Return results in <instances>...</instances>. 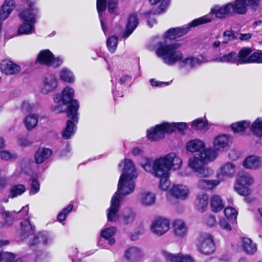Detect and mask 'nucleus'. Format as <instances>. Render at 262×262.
<instances>
[{
  "label": "nucleus",
  "instance_id": "9",
  "mask_svg": "<svg viewBox=\"0 0 262 262\" xmlns=\"http://www.w3.org/2000/svg\"><path fill=\"white\" fill-rule=\"evenodd\" d=\"M253 182V178L250 174L244 172H239L236 180V183L234 185L235 190L240 195L247 196L251 191L248 185Z\"/></svg>",
  "mask_w": 262,
  "mask_h": 262
},
{
  "label": "nucleus",
  "instance_id": "55",
  "mask_svg": "<svg viewBox=\"0 0 262 262\" xmlns=\"http://www.w3.org/2000/svg\"><path fill=\"white\" fill-rule=\"evenodd\" d=\"M150 3L152 5H155L158 2H161L160 5L157 9L158 13H163L166 9L168 4L169 0H149Z\"/></svg>",
  "mask_w": 262,
  "mask_h": 262
},
{
  "label": "nucleus",
  "instance_id": "10",
  "mask_svg": "<svg viewBox=\"0 0 262 262\" xmlns=\"http://www.w3.org/2000/svg\"><path fill=\"white\" fill-rule=\"evenodd\" d=\"M198 250L204 255H209L214 251V243L212 236L208 233L200 235L196 244Z\"/></svg>",
  "mask_w": 262,
  "mask_h": 262
},
{
  "label": "nucleus",
  "instance_id": "18",
  "mask_svg": "<svg viewBox=\"0 0 262 262\" xmlns=\"http://www.w3.org/2000/svg\"><path fill=\"white\" fill-rule=\"evenodd\" d=\"M208 61L207 58L204 56H201L200 57H183V59L180 61V65L181 68H187L191 69L197 66L207 62Z\"/></svg>",
  "mask_w": 262,
  "mask_h": 262
},
{
  "label": "nucleus",
  "instance_id": "7",
  "mask_svg": "<svg viewBox=\"0 0 262 262\" xmlns=\"http://www.w3.org/2000/svg\"><path fill=\"white\" fill-rule=\"evenodd\" d=\"M212 17L209 15L195 19L187 25L181 28L169 29L165 33V37L170 40L175 39L185 35L191 27H195L200 25L210 23L212 21Z\"/></svg>",
  "mask_w": 262,
  "mask_h": 262
},
{
  "label": "nucleus",
  "instance_id": "35",
  "mask_svg": "<svg viewBox=\"0 0 262 262\" xmlns=\"http://www.w3.org/2000/svg\"><path fill=\"white\" fill-rule=\"evenodd\" d=\"M52 153V150L49 148H39L35 154L36 162L38 164L43 163L51 156Z\"/></svg>",
  "mask_w": 262,
  "mask_h": 262
},
{
  "label": "nucleus",
  "instance_id": "11",
  "mask_svg": "<svg viewBox=\"0 0 262 262\" xmlns=\"http://www.w3.org/2000/svg\"><path fill=\"white\" fill-rule=\"evenodd\" d=\"M36 62L49 67L57 68L61 66L63 60L60 57H55L53 54L48 49L41 50L38 54Z\"/></svg>",
  "mask_w": 262,
  "mask_h": 262
},
{
  "label": "nucleus",
  "instance_id": "30",
  "mask_svg": "<svg viewBox=\"0 0 262 262\" xmlns=\"http://www.w3.org/2000/svg\"><path fill=\"white\" fill-rule=\"evenodd\" d=\"M205 147V143L199 139L191 140L186 144V149L190 152H199L203 149Z\"/></svg>",
  "mask_w": 262,
  "mask_h": 262
},
{
  "label": "nucleus",
  "instance_id": "49",
  "mask_svg": "<svg viewBox=\"0 0 262 262\" xmlns=\"http://www.w3.org/2000/svg\"><path fill=\"white\" fill-rule=\"evenodd\" d=\"M118 166L119 168L123 167L122 171H125V173L127 172V170H133L134 168H136L133 162L129 159H125L122 161L118 165Z\"/></svg>",
  "mask_w": 262,
  "mask_h": 262
},
{
  "label": "nucleus",
  "instance_id": "64",
  "mask_svg": "<svg viewBox=\"0 0 262 262\" xmlns=\"http://www.w3.org/2000/svg\"><path fill=\"white\" fill-rule=\"evenodd\" d=\"M180 262H195L193 258L189 254H181Z\"/></svg>",
  "mask_w": 262,
  "mask_h": 262
},
{
  "label": "nucleus",
  "instance_id": "62",
  "mask_svg": "<svg viewBox=\"0 0 262 262\" xmlns=\"http://www.w3.org/2000/svg\"><path fill=\"white\" fill-rule=\"evenodd\" d=\"M17 143L22 146H27L31 144V142L25 137H18L17 139Z\"/></svg>",
  "mask_w": 262,
  "mask_h": 262
},
{
  "label": "nucleus",
  "instance_id": "45",
  "mask_svg": "<svg viewBox=\"0 0 262 262\" xmlns=\"http://www.w3.org/2000/svg\"><path fill=\"white\" fill-rule=\"evenodd\" d=\"M31 189L29 194L31 195H34L38 193L40 190V184L38 181V176L36 175L32 176L30 179Z\"/></svg>",
  "mask_w": 262,
  "mask_h": 262
},
{
  "label": "nucleus",
  "instance_id": "44",
  "mask_svg": "<svg viewBox=\"0 0 262 262\" xmlns=\"http://www.w3.org/2000/svg\"><path fill=\"white\" fill-rule=\"evenodd\" d=\"M250 122L244 120L233 123L231 125V128L234 133H239L244 131L250 125Z\"/></svg>",
  "mask_w": 262,
  "mask_h": 262
},
{
  "label": "nucleus",
  "instance_id": "24",
  "mask_svg": "<svg viewBox=\"0 0 262 262\" xmlns=\"http://www.w3.org/2000/svg\"><path fill=\"white\" fill-rule=\"evenodd\" d=\"M252 50L250 48H243L237 53V65L250 63Z\"/></svg>",
  "mask_w": 262,
  "mask_h": 262
},
{
  "label": "nucleus",
  "instance_id": "3",
  "mask_svg": "<svg viewBox=\"0 0 262 262\" xmlns=\"http://www.w3.org/2000/svg\"><path fill=\"white\" fill-rule=\"evenodd\" d=\"M28 8L19 13L20 18L24 23L19 26L17 35H28L35 32L34 24L38 13V10L35 8V0H24Z\"/></svg>",
  "mask_w": 262,
  "mask_h": 262
},
{
  "label": "nucleus",
  "instance_id": "54",
  "mask_svg": "<svg viewBox=\"0 0 262 262\" xmlns=\"http://www.w3.org/2000/svg\"><path fill=\"white\" fill-rule=\"evenodd\" d=\"M135 220V213L131 210H128L124 213L123 216V222L125 224H132Z\"/></svg>",
  "mask_w": 262,
  "mask_h": 262
},
{
  "label": "nucleus",
  "instance_id": "38",
  "mask_svg": "<svg viewBox=\"0 0 262 262\" xmlns=\"http://www.w3.org/2000/svg\"><path fill=\"white\" fill-rule=\"evenodd\" d=\"M77 122L78 121H74L72 118L71 120H68L67 121L66 126L62 132V137L64 139H70L75 134L76 126L74 122Z\"/></svg>",
  "mask_w": 262,
  "mask_h": 262
},
{
  "label": "nucleus",
  "instance_id": "4",
  "mask_svg": "<svg viewBox=\"0 0 262 262\" xmlns=\"http://www.w3.org/2000/svg\"><path fill=\"white\" fill-rule=\"evenodd\" d=\"M74 91L71 87L67 86L61 94H56L54 98V101L58 105H66L69 103L67 109V116L74 121H77V111L79 109V103L76 100L73 99Z\"/></svg>",
  "mask_w": 262,
  "mask_h": 262
},
{
  "label": "nucleus",
  "instance_id": "36",
  "mask_svg": "<svg viewBox=\"0 0 262 262\" xmlns=\"http://www.w3.org/2000/svg\"><path fill=\"white\" fill-rule=\"evenodd\" d=\"M210 206L212 211L217 212L223 209L225 205L221 196L214 194L210 199Z\"/></svg>",
  "mask_w": 262,
  "mask_h": 262
},
{
  "label": "nucleus",
  "instance_id": "42",
  "mask_svg": "<svg viewBox=\"0 0 262 262\" xmlns=\"http://www.w3.org/2000/svg\"><path fill=\"white\" fill-rule=\"evenodd\" d=\"M106 6V0H97V9L98 11V13L99 14V19L101 23V25L102 29L105 33L106 34V28L104 25V22L103 21L102 18V12H103L105 9Z\"/></svg>",
  "mask_w": 262,
  "mask_h": 262
},
{
  "label": "nucleus",
  "instance_id": "41",
  "mask_svg": "<svg viewBox=\"0 0 262 262\" xmlns=\"http://www.w3.org/2000/svg\"><path fill=\"white\" fill-rule=\"evenodd\" d=\"M26 191V186L21 184H14L11 186L9 191V196L14 198L23 194Z\"/></svg>",
  "mask_w": 262,
  "mask_h": 262
},
{
  "label": "nucleus",
  "instance_id": "47",
  "mask_svg": "<svg viewBox=\"0 0 262 262\" xmlns=\"http://www.w3.org/2000/svg\"><path fill=\"white\" fill-rule=\"evenodd\" d=\"M170 174L162 177H158L160 179L159 187V188L162 191H166L170 185V181L169 180V177Z\"/></svg>",
  "mask_w": 262,
  "mask_h": 262
},
{
  "label": "nucleus",
  "instance_id": "57",
  "mask_svg": "<svg viewBox=\"0 0 262 262\" xmlns=\"http://www.w3.org/2000/svg\"><path fill=\"white\" fill-rule=\"evenodd\" d=\"M127 173H125V171H122L120 177L127 178L128 179L134 181L138 177L139 173L136 168H134L133 170H127Z\"/></svg>",
  "mask_w": 262,
  "mask_h": 262
},
{
  "label": "nucleus",
  "instance_id": "63",
  "mask_svg": "<svg viewBox=\"0 0 262 262\" xmlns=\"http://www.w3.org/2000/svg\"><path fill=\"white\" fill-rule=\"evenodd\" d=\"M117 0H108V6L109 12L113 13L115 12V9L117 8Z\"/></svg>",
  "mask_w": 262,
  "mask_h": 262
},
{
  "label": "nucleus",
  "instance_id": "1",
  "mask_svg": "<svg viewBox=\"0 0 262 262\" xmlns=\"http://www.w3.org/2000/svg\"><path fill=\"white\" fill-rule=\"evenodd\" d=\"M139 163L146 171L158 177L170 174L171 169H179L182 166V161L174 152H170L155 159L152 162L151 159L142 157Z\"/></svg>",
  "mask_w": 262,
  "mask_h": 262
},
{
  "label": "nucleus",
  "instance_id": "33",
  "mask_svg": "<svg viewBox=\"0 0 262 262\" xmlns=\"http://www.w3.org/2000/svg\"><path fill=\"white\" fill-rule=\"evenodd\" d=\"M41 108V106L38 102H32L29 99H24L22 101L20 105L21 110L27 112L32 111L37 112L40 110Z\"/></svg>",
  "mask_w": 262,
  "mask_h": 262
},
{
  "label": "nucleus",
  "instance_id": "5",
  "mask_svg": "<svg viewBox=\"0 0 262 262\" xmlns=\"http://www.w3.org/2000/svg\"><path fill=\"white\" fill-rule=\"evenodd\" d=\"M178 44L163 45L161 43L156 49L155 53L157 56L161 58L163 62L167 66H172L184 57L183 53L178 50Z\"/></svg>",
  "mask_w": 262,
  "mask_h": 262
},
{
  "label": "nucleus",
  "instance_id": "43",
  "mask_svg": "<svg viewBox=\"0 0 262 262\" xmlns=\"http://www.w3.org/2000/svg\"><path fill=\"white\" fill-rule=\"evenodd\" d=\"M59 76L62 81L68 83H73L75 81V76L73 72L67 68H63L60 72Z\"/></svg>",
  "mask_w": 262,
  "mask_h": 262
},
{
  "label": "nucleus",
  "instance_id": "61",
  "mask_svg": "<svg viewBox=\"0 0 262 262\" xmlns=\"http://www.w3.org/2000/svg\"><path fill=\"white\" fill-rule=\"evenodd\" d=\"M205 223L209 226L212 227L215 225L216 219L214 216L209 215L206 216L204 219Z\"/></svg>",
  "mask_w": 262,
  "mask_h": 262
},
{
  "label": "nucleus",
  "instance_id": "12",
  "mask_svg": "<svg viewBox=\"0 0 262 262\" xmlns=\"http://www.w3.org/2000/svg\"><path fill=\"white\" fill-rule=\"evenodd\" d=\"M170 228L169 220L162 217H158L152 222L150 229L151 232L158 236L166 233Z\"/></svg>",
  "mask_w": 262,
  "mask_h": 262
},
{
  "label": "nucleus",
  "instance_id": "40",
  "mask_svg": "<svg viewBox=\"0 0 262 262\" xmlns=\"http://www.w3.org/2000/svg\"><path fill=\"white\" fill-rule=\"evenodd\" d=\"M161 254L166 262H180L181 253H172L165 249L161 251Z\"/></svg>",
  "mask_w": 262,
  "mask_h": 262
},
{
  "label": "nucleus",
  "instance_id": "25",
  "mask_svg": "<svg viewBox=\"0 0 262 262\" xmlns=\"http://www.w3.org/2000/svg\"><path fill=\"white\" fill-rule=\"evenodd\" d=\"M194 204L199 211L201 212H205L208 205V195L204 192L198 193L196 196Z\"/></svg>",
  "mask_w": 262,
  "mask_h": 262
},
{
  "label": "nucleus",
  "instance_id": "53",
  "mask_svg": "<svg viewBox=\"0 0 262 262\" xmlns=\"http://www.w3.org/2000/svg\"><path fill=\"white\" fill-rule=\"evenodd\" d=\"M229 221L228 219H226L224 217L220 219L218 222L219 227L226 232H229L231 231L232 228Z\"/></svg>",
  "mask_w": 262,
  "mask_h": 262
},
{
  "label": "nucleus",
  "instance_id": "22",
  "mask_svg": "<svg viewBox=\"0 0 262 262\" xmlns=\"http://www.w3.org/2000/svg\"><path fill=\"white\" fill-rule=\"evenodd\" d=\"M237 53L235 51L224 54L220 53L215 55L212 61L220 63H234L237 65Z\"/></svg>",
  "mask_w": 262,
  "mask_h": 262
},
{
  "label": "nucleus",
  "instance_id": "51",
  "mask_svg": "<svg viewBox=\"0 0 262 262\" xmlns=\"http://www.w3.org/2000/svg\"><path fill=\"white\" fill-rule=\"evenodd\" d=\"M106 44L110 52L114 53L118 45V38L115 36H111L107 40Z\"/></svg>",
  "mask_w": 262,
  "mask_h": 262
},
{
  "label": "nucleus",
  "instance_id": "27",
  "mask_svg": "<svg viewBox=\"0 0 262 262\" xmlns=\"http://www.w3.org/2000/svg\"><path fill=\"white\" fill-rule=\"evenodd\" d=\"M261 164V161L260 158L254 155L248 156L243 163L245 168L252 170L259 168Z\"/></svg>",
  "mask_w": 262,
  "mask_h": 262
},
{
  "label": "nucleus",
  "instance_id": "31",
  "mask_svg": "<svg viewBox=\"0 0 262 262\" xmlns=\"http://www.w3.org/2000/svg\"><path fill=\"white\" fill-rule=\"evenodd\" d=\"M138 19L135 14L131 15L128 18L126 29L122 34L123 38H127L136 29L138 25Z\"/></svg>",
  "mask_w": 262,
  "mask_h": 262
},
{
  "label": "nucleus",
  "instance_id": "26",
  "mask_svg": "<svg viewBox=\"0 0 262 262\" xmlns=\"http://www.w3.org/2000/svg\"><path fill=\"white\" fill-rule=\"evenodd\" d=\"M241 246L244 251L249 255L254 254L257 250V245L248 237L241 238Z\"/></svg>",
  "mask_w": 262,
  "mask_h": 262
},
{
  "label": "nucleus",
  "instance_id": "2",
  "mask_svg": "<svg viewBox=\"0 0 262 262\" xmlns=\"http://www.w3.org/2000/svg\"><path fill=\"white\" fill-rule=\"evenodd\" d=\"M135 189V181L127 178L120 177L117 192L113 195L111 206L107 209V220L115 222L119 219L118 212L123 200V196L132 192Z\"/></svg>",
  "mask_w": 262,
  "mask_h": 262
},
{
  "label": "nucleus",
  "instance_id": "39",
  "mask_svg": "<svg viewBox=\"0 0 262 262\" xmlns=\"http://www.w3.org/2000/svg\"><path fill=\"white\" fill-rule=\"evenodd\" d=\"M38 122V117L37 115L30 114L26 116L24 120L23 123L26 129L30 130L35 128Z\"/></svg>",
  "mask_w": 262,
  "mask_h": 262
},
{
  "label": "nucleus",
  "instance_id": "29",
  "mask_svg": "<svg viewBox=\"0 0 262 262\" xmlns=\"http://www.w3.org/2000/svg\"><path fill=\"white\" fill-rule=\"evenodd\" d=\"M200 158L204 162L205 164L214 161L217 156V153L216 150L211 148H204L199 154Z\"/></svg>",
  "mask_w": 262,
  "mask_h": 262
},
{
  "label": "nucleus",
  "instance_id": "37",
  "mask_svg": "<svg viewBox=\"0 0 262 262\" xmlns=\"http://www.w3.org/2000/svg\"><path fill=\"white\" fill-rule=\"evenodd\" d=\"M220 181L217 180H200L197 183V187L201 189L211 190L217 186Z\"/></svg>",
  "mask_w": 262,
  "mask_h": 262
},
{
  "label": "nucleus",
  "instance_id": "58",
  "mask_svg": "<svg viewBox=\"0 0 262 262\" xmlns=\"http://www.w3.org/2000/svg\"><path fill=\"white\" fill-rule=\"evenodd\" d=\"M17 158L16 154L14 152L8 150H2L0 151V158L3 160L8 161L15 159Z\"/></svg>",
  "mask_w": 262,
  "mask_h": 262
},
{
  "label": "nucleus",
  "instance_id": "20",
  "mask_svg": "<svg viewBox=\"0 0 262 262\" xmlns=\"http://www.w3.org/2000/svg\"><path fill=\"white\" fill-rule=\"evenodd\" d=\"M34 232L33 227L30 222L25 220L21 223L20 229L17 231L16 233L20 239L23 241L33 235Z\"/></svg>",
  "mask_w": 262,
  "mask_h": 262
},
{
  "label": "nucleus",
  "instance_id": "48",
  "mask_svg": "<svg viewBox=\"0 0 262 262\" xmlns=\"http://www.w3.org/2000/svg\"><path fill=\"white\" fill-rule=\"evenodd\" d=\"M252 132L258 136H262V117L258 118L253 123Z\"/></svg>",
  "mask_w": 262,
  "mask_h": 262
},
{
  "label": "nucleus",
  "instance_id": "46",
  "mask_svg": "<svg viewBox=\"0 0 262 262\" xmlns=\"http://www.w3.org/2000/svg\"><path fill=\"white\" fill-rule=\"evenodd\" d=\"M224 213L227 219L230 221L235 222L237 219L238 212L233 207L228 206L224 209Z\"/></svg>",
  "mask_w": 262,
  "mask_h": 262
},
{
  "label": "nucleus",
  "instance_id": "52",
  "mask_svg": "<svg viewBox=\"0 0 262 262\" xmlns=\"http://www.w3.org/2000/svg\"><path fill=\"white\" fill-rule=\"evenodd\" d=\"M116 232V228L114 227H110L102 230L101 232V236L106 239H109L115 235Z\"/></svg>",
  "mask_w": 262,
  "mask_h": 262
},
{
  "label": "nucleus",
  "instance_id": "56",
  "mask_svg": "<svg viewBox=\"0 0 262 262\" xmlns=\"http://www.w3.org/2000/svg\"><path fill=\"white\" fill-rule=\"evenodd\" d=\"M73 208V205L70 204L67 207L64 208L57 215V219L59 222H62L66 219L67 214L72 211Z\"/></svg>",
  "mask_w": 262,
  "mask_h": 262
},
{
  "label": "nucleus",
  "instance_id": "19",
  "mask_svg": "<svg viewBox=\"0 0 262 262\" xmlns=\"http://www.w3.org/2000/svg\"><path fill=\"white\" fill-rule=\"evenodd\" d=\"M235 171L236 166L234 164L231 162H226L220 167L218 172V177L222 180L231 178L235 174Z\"/></svg>",
  "mask_w": 262,
  "mask_h": 262
},
{
  "label": "nucleus",
  "instance_id": "23",
  "mask_svg": "<svg viewBox=\"0 0 262 262\" xmlns=\"http://www.w3.org/2000/svg\"><path fill=\"white\" fill-rule=\"evenodd\" d=\"M139 200L142 205L146 207L151 206L156 203V194L150 191H143L139 194Z\"/></svg>",
  "mask_w": 262,
  "mask_h": 262
},
{
  "label": "nucleus",
  "instance_id": "28",
  "mask_svg": "<svg viewBox=\"0 0 262 262\" xmlns=\"http://www.w3.org/2000/svg\"><path fill=\"white\" fill-rule=\"evenodd\" d=\"M142 256L141 250L135 247L127 249L124 254L125 259L130 262H135L138 260Z\"/></svg>",
  "mask_w": 262,
  "mask_h": 262
},
{
  "label": "nucleus",
  "instance_id": "16",
  "mask_svg": "<svg viewBox=\"0 0 262 262\" xmlns=\"http://www.w3.org/2000/svg\"><path fill=\"white\" fill-rule=\"evenodd\" d=\"M52 242V238L46 233H39L33 236L28 242L31 248L35 247H42L45 246Z\"/></svg>",
  "mask_w": 262,
  "mask_h": 262
},
{
  "label": "nucleus",
  "instance_id": "21",
  "mask_svg": "<svg viewBox=\"0 0 262 262\" xmlns=\"http://www.w3.org/2000/svg\"><path fill=\"white\" fill-rule=\"evenodd\" d=\"M231 142L229 136L223 134L216 136L213 142L214 149L216 151H223L228 148Z\"/></svg>",
  "mask_w": 262,
  "mask_h": 262
},
{
  "label": "nucleus",
  "instance_id": "6",
  "mask_svg": "<svg viewBox=\"0 0 262 262\" xmlns=\"http://www.w3.org/2000/svg\"><path fill=\"white\" fill-rule=\"evenodd\" d=\"M187 127V124L183 122L171 123L164 122L148 129L147 138L152 141H158L163 139L166 134L171 133L176 130L183 133Z\"/></svg>",
  "mask_w": 262,
  "mask_h": 262
},
{
  "label": "nucleus",
  "instance_id": "15",
  "mask_svg": "<svg viewBox=\"0 0 262 262\" xmlns=\"http://www.w3.org/2000/svg\"><path fill=\"white\" fill-rule=\"evenodd\" d=\"M211 12L218 18H225L233 16V9L232 3H228L223 6H215L211 10Z\"/></svg>",
  "mask_w": 262,
  "mask_h": 262
},
{
  "label": "nucleus",
  "instance_id": "34",
  "mask_svg": "<svg viewBox=\"0 0 262 262\" xmlns=\"http://www.w3.org/2000/svg\"><path fill=\"white\" fill-rule=\"evenodd\" d=\"M223 40L222 42L219 40H215L212 43V47L214 49L219 48L221 43L227 44L230 41L234 40L237 39V36H236L231 30L225 31L223 33Z\"/></svg>",
  "mask_w": 262,
  "mask_h": 262
},
{
  "label": "nucleus",
  "instance_id": "59",
  "mask_svg": "<svg viewBox=\"0 0 262 262\" xmlns=\"http://www.w3.org/2000/svg\"><path fill=\"white\" fill-rule=\"evenodd\" d=\"M14 258L13 253L7 252H0V262H12Z\"/></svg>",
  "mask_w": 262,
  "mask_h": 262
},
{
  "label": "nucleus",
  "instance_id": "8",
  "mask_svg": "<svg viewBox=\"0 0 262 262\" xmlns=\"http://www.w3.org/2000/svg\"><path fill=\"white\" fill-rule=\"evenodd\" d=\"M188 166L200 177H208L213 173L212 170L205 166V163L199 155L189 158Z\"/></svg>",
  "mask_w": 262,
  "mask_h": 262
},
{
  "label": "nucleus",
  "instance_id": "13",
  "mask_svg": "<svg viewBox=\"0 0 262 262\" xmlns=\"http://www.w3.org/2000/svg\"><path fill=\"white\" fill-rule=\"evenodd\" d=\"M58 80L52 74H47L42 78L40 85V92L43 94H48L57 88Z\"/></svg>",
  "mask_w": 262,
  "mask_h": 262
},
{
  "label": "nucleus",
  "instance_id": "60",
  "mask_svg": "<svg viewBox=\"0 0 262 262\" xmlns=\"http://www.w3.org/2000/svg\"><path fill=\"white\" fill-rule=\"evenodd\" d=\"M251 63H262V51H257L253 53L252 52L251 54Z\"/></svg>",
  "mask_w": 262,
  "mask_h": 262
},
{
  "label": "nucleus",
  "instance_id": "17",
  "mask_svg": "<svg viewBox=\"0 0 262 262\" xmlns=\"http://www.w3.org/2000/svg\"><path fill=\"white\" fill-rule=\"evenodd\" d=\"M0 69L2 73L8 75L16 74L21 70L20 66L7 59L1 61Z\"/></svg>",
  "mask_w": 262,
  "mask_h": 262
},
{
  "label": "nucleus",
  "instance_id": "32",
  "mask_svg": "<svg viewBox=\"0 0 262 262\" xmlns=\"http://www.w3.org/2000/svg\"><path fill=\"white\" fill-rule=\"evenodd\" d=\"M174 234L179 237L184 236L187 232V228L185 223L181 220H176L173 224Z\"/></svg>",
  "mask_w": 262,
  "mask_h": 262
},
{
  "label": "nucleus",
  "instance_id": "14",
  "mask_svg": "<svg viewBox=\"0 0 262 262\" xmlns=\"http://www.w3.org/2000/svg\"><path fill=\"white\" fill-rule=\"evenodd\" d=\"M169 193L174 199L180 201H184L189 197L190 189L188 186L185 185L174 184L169 189Z\"/></svg>",
  "mask_w": 262,
  "mask_h": 262
},
{
  "label": "nucleus",
  "instance_id": "50",
  "mask_svg": "<svg viewBox=\"0 0 262 262\" xmlns=\"http://www.w3.org/2000/svg\"><path fill=\"white\" fill-rule=\"evenodd\" d=\"M191 125L196 129L205 130L208 128L206 121L202 119L199 118L194 120L192 122Z\"/></svg>",
  "mask_w": 262,
  "mask_h": 262
}]
</instances>
